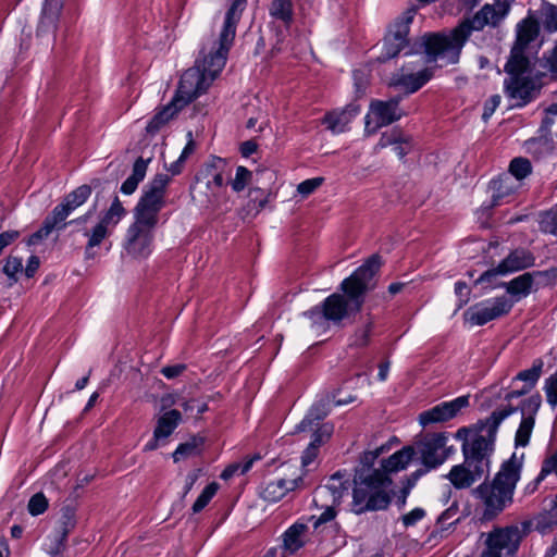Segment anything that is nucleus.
I'll use <instances>...</instances> for the list:
<instances>
[{
    "label": "nucleus",
    "mask_w": 557,
    "mask_h": 557,
    "mask_svg": "<svg viewBox=\"0 0 557 557\" xmlns=\"http://www.w3.org/2000/svg\"><path fill=\"white\" fill-rule=\"evenodd\" d=\"M524 49L518 46H513L510 52V57L505 64V72L509 77L524 76L528 71L530 61L524 54Z\"/></svg>",
    "instance_id": "obj_29"
},
{
    "label": "nucleus",
    "mask_w": 557,
    "mask_h": 557,
    "mask_svg": "<svg viewBox=\"0 0 557 557\" xmlns=\"http://www.w3.org/2000/svg\"><path fill=\"white\" fill-rule=\"evenodd\" d=\"M513 302L506 296L496 297L493 301H482L472 305L463 312L465 321L472 325L482 326L510 312Z\"/></svg>",
    "instance_id": "obj_10"
},
{
    "label": "nucleus",
    "mask_w": 557,
    "mask_h": 557,
    "mask_svg": "<svg viewBox=\"0 0 557 557\" xmlns=\"http://www.w3.org/2000/svg\"><path fill=\"white\" fill-rule=\"evenodd\" d=\"M125 214L126 210L122 206L119 197L115 196L110 208L104 212L100 221L90 231H84V235L88 237L85 247L86 259L94 258L95 253L92 249L99 246L103 239L109 236L108 226L110 224L116 225Z\"/></svg>",
    "instance_id": "obj_9"
},
{
    "label": "nucleus",
    "mask_w": 557,
    "mask_h": 557,
    "mask_svg": "<svg viewBox=\"0 0 557 557\" xmlns=\"http://www.w3.org/2000/svg\"><path fill=\"white\" fill-rule=\"evenodd\" d=\"M373 326L374 322L372 318L369 315V319L367 320L364 327L356 332L354 345L357 347L368 346L370 343V335L373 330Z\"/></svg>",
    "instance_id": "obj_54"
},
{
    "label": "nucleus",
    "mask_w": 557,
    "mask_h": 557,
    "mask_svg": "<svg viewBox=\"0 0 557 557\" xmlns=\"http://www.w3.org/2000/svg\"><path fill=\"white\" fill-rule=\"evenodd\" d=\"M307 529L308 527L305 523L296 522L290 525L283 534V548L289 553L300 549L305 545L301 536Z\"/></svg>",
    "instance_id": "obj_32"
},
{
    "label": "nucleus",
    "mask_w": 557,
    "mask_h": 557,
    "mask_svg": "<svg viewBox=\"0 0 557 557\" xmlns=\"http://www.w3.org/2000/svg\"><path fill=\"white\" fill-rule=\"evenodd\" d=\"M543 361L542 359H535L530 369L520 371L515 377L513 381H522L524 382L523 387L528 388L530 392L537 383L541 377L543 371Z\"/></svg>",
    "instance_id": "obj_39"
},
{
    "label": "nucleus",
    "mask_w": 557,
    "mask_h": 557,
    "mask_svg": "<svg viewBox=\"0 0 557 557\" xmlns=\"http://www.w3.org/2000/svg\"><path fill=\"white\" fill-rule=\"evenodd\" d=\"M205 75L197 67L187 70L181 77L178 87L172 101H176L178 108H184L194 99L206 92L208 84Z\"/></svg>",
    "instance_id": "obj_12"
},
{
    "label": "nucleus",
    "mask_w": 557,
    "mask_h": 557,
    "mask_svg": "<svg viewBox=\"0 0 557 557\" xmlns=\"http://www.w3.org/2000/svg\"><path fill=\"white\" fill-rule=\"evenodd\" d=\"M521 541L522 533L517 525L495 528L487 534L481 557H502L503 553L512 557L517 554Z\"/></svg>",
    "instance_id": "obj_8"
},
{
    "label": "nucleus",
    "mask_w": 557,
    "mask_h": 557,
    "mask_svg": "<svg viewBox=\"0 0 557 557\" xmlns=\"http://www.w3.org/2000/svg\"><path fill=\"white\" fill-rule=\"evenodd\" d=\"M159 222V213L139 206L134 208V222L132 226L153 232Z\"/></svg>",
    "instance_id": "obj_36"
},
{
    "label": "nucleus",
    "mask_w": 557,
    "mask_h": 557,
    "mask_svg": "<svg viewBox=\"0 0 557 557\" xmlns=\"http://www.w3.org/2000/svg\"><path fill=\"white\" fill-rule=\"evenodd\" d=\"M552 473L557 475V451L543 460L539 474L541 475V479H545Z\"/></svg>",
    "instance_id": "obj_59"
},
{
    "label": "nucleus",
    "mask_w": 557,
    "mask_h": 557,
    "mask_svg": "<svg viewBox=\"0 0 557 557\" xmlns=\"http://www.w3.org/2000/svg\"><path fill=\"white\" fill-rule=\"evenodd\" d=\"M459 506L457 502H454L445 511H443L437 520L436 524L441 531L448 530L450 527L456 525L460 522V516H458Z\"/></svg>",
    "instance_id": "obj_41"
},
{
    "label": "nucleus",
    "mask_w": 557,
    "mask_h": 557,
    "mask_svg": "<svg viewBox=\"0 0 557 557\" xmlns=\"http://www.w3.org/2000/svg\"><path fill=\"white\" fill-rule=\"evenodd\" d=\"M225 160L219 157H213L210 162L206 163L195 176L196 184L202 181L211 180L214 173L219 170H224Z\"/></svg>",
    "instance_id": "obj_43"
},
{
    "label": "nucleus",
    "mask_w": 557,
    "mask_h": 557,
    "mask_svg": "<svg viewBox=\"0 0 557 557\" xmlns=\"http://www.w3.org/2000/svg\"><path fill=\"white\" fill-rule=\"evenodd\" d=\"M541 23L545 30L549 33L557 32V7L550 3H544L541 8Z\"/></svg>",
    "instance_id": "obj_45"
},
{
    "label": "nucleus",
    "mask_w": 557,
    "mask_h": 557,
    "mask_svg": "<svg viewBox=\"0 0 557 557\" xmlns=\"http://www.w3.org/2000/svg\"><path fill=\"white\" fill-rule=\"evenodd\" d=\"M330 410V401L327 399L314 403L302 421L297 425V430L305 432L311 430L314 425H319L320 421L327 417Z\"/></svg>",
    "instance_id": "obj_28"
},
{
    "label": "nucleus",
    "mask_w": 557,
    "mask_h": 557,
    "mask_svg": "<svg viewBox=\"0 0 557 557\" xmlns=\"http://www.w3.org/2000/svg\"><path fill=\"white\" fill-rule=\"evenodd\" d=\"M535 421L532 417H523L515 436V445L524 447L529 444Z\"/></svg>",
    "instance_id": "obj_42"
},
{
    "label": "nucleus",
    "mask_w": 557,
    "mask_h": 557,
    "mask_svg": "<svg viewBox=\"0 0 557 557\" xmlns=\"http://www.w3.org/2000/svg\"><path fill=\"white\" fill-rule=\"evenodd\" d=\"M182 421V414L177 409H171L163 413L159 419L154 429L156 437L166 438L177 428Z\"/></svg>",
    "instance_id": "obj_33"
},
{
    "label": "nucleus",
    "mask_w": 557,
    "mask_h": 557,
    "mask_svg": "<svg viewBox=\"0 0 557 557\" xmlns=\"http://www.w3.org/2000/svg\"><path fill=\"white\" fill-rule=\"evenodd\" d=\"M259 459H260V456L259 455H255L253 457L247 459L243 463H232V465L227 466L222 471L220 478L222 480H228V479L233 478L236 474H245V473H247L251 469L253 462L256 460H259Z\"/></svg>",
    "instance_id": "obj_50"
},
{
    "label": "nucleus",
    "mask_w": 557,
    "mask_h": 557,
    "mask_svg": "<svg viewBox=\"0 0 557 557\" xmlns=\"http://www.w3.org/2000/svg\"><path fill=\"white\" fill-rule=\"evenodd\" d=\"M247 7V0H233L225 13L223 27L219 37V47L212 48L207 54L205 49L200 51L202 59L196 60V67L201 74L210 77L211 81L222 71L226 63L227 53L234 42L236 27L240 21L242 14Z\"/></svg>",
    "instance_id": "obj_6"
},
{
    "label": "nucleus",
    "mask_w": 557,
    "mask_h": 557,
    "mask_svg": "<svg viewBox=\"0 0 557 557\" xmlns=\"http://www.w3.org/2000/svg\"><path fill=\"white\" fill-rule=\"evenodd\" d=\"M433 70L429 67L417 73H405V69L401 67L398 72L392 74L388 86L410 95L422 88L433 77Z\"/></svg>",
    "instance_id": "obj_16"
},
{
    "label": "nucleus",
    "mask_w": 557,
    "mask_h": 557,
    "mask_svg": "<svg viewBox=\"0 0 557 557\" xmlns=\"http://www.w3.org/2000/svg\"><path fill=\"white\" fill-rule=\"evenodd\" d=\"M269 14L280 21L285 27H289L294 21V5L292 0H271Z\"/></svg>",
    "instance_id": "obj_30"
},
{
    "label": "nucleus",
    "mask_w": 557,
    "mask_h": 557,
    "mask_svg": "<svg viewBox=\"0 0 557 557\" xmlns=\"http://www.w3.org/2000/svg\"><path fill=\"white\" fill-rule=\"evenodd\" d=\"M417 456V449L413 445H406L401 449L395 451L388 458L383 459L381 462L382 469L385 472L393 473L405 470L408 465Z\"/></svg>",
    "instance_id": "obj_25"
},
{
    "label": "nucleus",
    "mask_w": 557,
    "mask_h": 557,
    "mask_svg": "<svg viewBox=\"0 0 557 557\" xmlns=\"http://www.w3.org/2000/svg\"><path fill=\"white\" fill-rule=\"evenodd\" d=\"M510 10L508 1L497 0L494 4H484L472 18L463 20L448 35L434 33L424 36V49L430 61L446 59L447 64L459 61L462 47L473 32L485 26L497 27Z\"/></svg>",
    "instance_id": "obj_1"
},
{
    "label": "nucleus",
    "mask_w": 557,
    "mask_h": 557,
    "mask_svg": "<svg viewBox=\"0 0 557 557\" xmlns=\"http://www.w3.org/2000/svg\"><path fill=\"white\" fill-rule=\"evenodd\" d=\"M67 223H61L52 212L46 216L41 227L33 233L28 239L27 245L34 246L39 244L42 239L47 238L53 230H64Z\"/></svg>",
    "instance_id": "obj_34"
},
{
    "label": "nucleus",
    "mask_w": 557,
    "mask_h": 557,
    "mask_svg": "<svg viewBox=\"0 0 557 557\" xmlns=\"http://www.w3.org/2000/svg\"><path fill=\"white\" fill-rule=\"evenodd\" d=\"M359 113L360 106L351 102L342 110L327 112L322 120V124H325L327 129L334 134L344 133L351 120Z\"/></svg>",
    "instance_id": "obj_22"
},
{
    "label": "nucleus",
    "mask_w": 557,
    "mask_h": 557,
    "mask_svg": "<svg viewBox=\"0 0 557 557\" xmlns=\"http://www.w3.org/2000/svg\"><path fill=\"white\" fill-rule=\"evenodd\" d=\"M541 230L557 236V212H549L543 218Z\"/></svg>",
    "instance_id": "obj_62"
},
{
    "label": "nucleus",
    "mask_w": 557,
    "mask_h": 557,
    "mask_svg": "<svg viewBox=\"0 0 557 557\" xmlns=\"http://www.w3.org/2000/svg\"><path fill=\"white\" fill-rule=\"evenodd\" d=\"M540 276H548L547 271H533L525 272L508 283L504 284L506 292L516 298V300H520L521 298L527 297L531 292L536 277Z\"/></svg>",
    "instance_id": "obj_23"
},
{
    "label": "nucleus",
    "mask_w": 557,
    "mask_h": 557,
    "mask_svg": "<svg viewBox=\"0 0 557 557\" xmlns=\"http://www.w3.org/2000/svg\"><path fill=\"white\" fill-rule=\"evenodd\" d=\"M324 178L323 177H313L306 180L298 184L297 191L302 196L307 197L314 193L322 184Z\"/></svg>",
    "instance_id": "obj_55"
},
{
    "label": "nucleus",
    "mask_w": 557,
    "mask_h": 557,
    "mask_svg": "<svg viewBox=\"0 0 557 557\" xmlns=\"http://www.w3.org/2000/svg\"><path fill=\"white\" fill-rule=\"evenodd\" d=\"M544 391L546 394V400L549 406L554 409L557 407V379L549 376L545 380Z\"/></svg>",
    "instance_id": "obj_56"
},
{
    "label": "nucleus",
    "mask_w": 557,
    "mask_h": 557,
    "mask_svg": "<svg viewBox=\"0 0 557 557\" xmlns=\"http://www.w3.org/2000/svg\"><path fill=\"white\" fill-rule=\"evenodd\" d=\"M424 517L425 510L423 508L417 507L412 509L410 512L403 515L400 519L405 528H410L416 525Z\"/></svg>",
    "instance_id": "obj_58"
},
{
    "label": "nucleus",
    "mask_w": 557,
    "mask_h": 557,
    "mask_svg": "<svg viewBox=\"0 0 557 557\" xmlns=\"http://www.w3.org/2000/svg\"><path fill=\"white\" fill-rule=\"evenodd\" d=\"M504 86L507 97L516 100L518 107L531 102L539 92L535 81L529 76L508 77L505 79Z\"/></svg>",
    "instance_id": "obj_15"
},
{
    "label": "nucleus",
    "mask_w": 557,
    "mask_h": 557,
    "mask_svg": "<svg viewBox=\"0 0 557 557\" xmlns=\"http://www.w3.org/2000/svg\"><path fill=\"white\" fill-rule=\"evenodd\" d=\"M455 294L459 299L458 308H462L469 302L471 290L466 282L458 281L455 283Z\"/></svg>",
    "instance_id": "obj_60"
},
{
    "label": "nucleus",
    "mask_w": 557,
    "mask_h": 557,
    "mask_svg": "<svg viewBox=\"0 0 557 557\" xmlns=\"http://www.w3.org/2000/svg\"><path fill=\"white\" fill-rule=\"evenodd\" d=\"M540 33V23L537 20L524 18L517 29V40L515 46L527 48L530 42L536 39Z\"/></svg>",
    "instance_id": "obj_31"
},
{
    "label": "nucleus",
    "mask_w": 557,
    "mask_h": 557,
    "mask_svg": "<svg viewBox=\"0 0 557 557\" xmlns=\"http://www.w3.org/2000/svg\"><path fill=\"white\" fill-rule=\"evenodd\" d=\"M553 525H557V495L555 496L550 509L543 518V528H552Z\"/></svg>",
    "instance_id": "obj_64"
},
{
    "label": "nucleus",
    "mask_w": 557,
    "mask_h": 557,
    "mask_svg": "<svg viewBox=\"0 0 557 557\" xmlns=\"http://www.w3.org/2000/svg\"><path fill=\"white\" fill-rule=\"evenodd\" d=\"M345 474L341 471L335 472L330 476L325 488L332 494L333 503L338 504L343 498L344 494L350 488V482L348 479H344Z\"/></svg>",
    "instance_id": "obj_37"
},
{
    "label": "nucleus",
    "mask_w": 557,
    "mask_h": 557,
    "mask_svg": "<svg viewBox=\"0 0 557 557\" xmlns=\"http://www.w3.org/2000/svg\"><path fill=\"white\" fill-rule=\"evenodd\" d=\"M251 175L252 173L247 168L237 166L235 178L231 182L232 189L236 193L244 190L250 182Z\"/></svg>",
    "instance_id": "obj_51"
},
{
    "label": "nucleus",
    "mask_w": 557,
    "mask_h": 557,
    "mask_svg": "<svg viewBox=\"0 0 557 557\" xmlns=\"http://www.w3.org/2000/svg\"><path fill=\"white\" fill-rule=\"evenodd\" d=\"M304 315L307 317L309 320H311L313 325H322L324 322H326V319L324 317V309L322 304L312 307L311 309L304 312Z\"/></svg>",
    "instance_id": "obj_61"
},
{
    "label": "nucleus",
    "mask_w": 557,
    "mask_h": 557,
    "mask_svg": "<svg viewBox=\"0 0 557 557\" xmlns=\"http://www.w3.org/2000/svg\"><path fill=\"white\" fill-rule=\"evenodd\" d=\"M334 432V425L332 423H323L321 424L313 433L312 441L310 444L313 446L320 447L325 442H327Z\"/></svg>",
    "instance_id": "obj_52"
},
{
    "label": "nucleus",
    "mask_w": 557,
    "mask_h": 557,
    "mask_svg": "<svg viewBox=\"0 0 557 557\" xmlns=\"http://www.w3.org/2000/svg\"><path fill=\"white\" fill-rule=\"evenodd\" d=\"M2 272L10 280V285L17 283V274L23 271V260L20 257L9 256L3 261Z\"/></svg>",
    "instance_id": "obj_44"
},
{
    "label": "nucleus",
    "mask_w": 557,
    "mask_h": 557,
    "mask_svg": "<svg viewBox=\"0 0 557 557\" xmlns=\"http://www.w3.org/2000/svg\"><path fill=\"white\" fill-rule=\"evenodd\" d=\"M91 186L84 184L66 195L62 202L53 208L52 214L61 222L66 223L67 216L87 201L91 195Z\"/></svg>",
    "instance_id": "obj_21"
},
{
    "label": "nucleus",
    "mask_w": 557,
    "mask_h": 557,
    "mask_svg": "<svg viewBox=\"0 0 557 557\" xmlns=\"http://www.w3.org/2000/svg\"><path fill=\"white\" fill-rule=\"evenodd\" d=\"M500 103V96L499 95H493L491 96L484 103V109H483V114H482V119L484 121H487L492 115L493 113L495 112V110L497 109V107L499 106Z\"/></svg>",
    "instance_id": "obj_63"
},
{
    "label": "nucleus",
    "mask_w": 557,
    "mask_h": 557,
    "mask_svg": "<svg viewBox=\"0 0 557 557\" xmlns=\"http://www.w3.org/2000/svg\"><path fill=\"white\" fill-rule=\"evenodd\" d=\"M182 108H178L176 101H170L162 109L157 111L146 126L148 135H156L166 123L173 119Z\"/></svg>",
    "instance_id": "obj_27"
},
{
    "label": "nucleus",
    "mask_w": 557,
    "mask_h": 557,
    "mask_svg": "<svg viewBox=\"0 0 557 557\" xmlns=\"http://www.w3.org/2000/svg\"><path fill=\"white\" fill-rule=\"evenodd\" d=\"M535 257L531 251L518 248L512 250L505 259H503L497 267L490 269V272L485 274L483 278H487L492 274L496 273L508 274L521 271L533 267Z\"/></svg>",
    "instance_id": "obj_19"
},
{
    "label": "nucleus",
    "mask_w": 557,
    "mask_h": 557,
    "mask_svg": "<svg viewBox=\"0 0 557 557\" xmlns=\"http://www.w3.org/2000/svg\"><path fill=\"white\" fill-rule=\"evenodd\" d=\"M351 511L362 515L368 511L386 510L392 502L391 495L384 491L392 484L388 472L384 469L358 470L354 479Z\"/></svg>",
    "instance_id": "obj_5"
},
{
    "label": "nucleus",
    "mask_w": 557,
    "mask_h": 557,
    "mask_svg": "<svg viewBox=\"0 0 557 557\" xmlns=\"http://www.w3.org/2000/svg\"><path fill=\"white\" fill-rule=\"evenodd\" d=\"M381 267L382 258L374 253L346 277L341 284L343 294L334 293L322 302L326 321L338 324L350 312H359L366 294L375 285L373 281Z\"/></svg>",
    "instance_id": "obj_3"
},
{
    "label": "nucleus",
    "mask_w": 557,
    "mask_h": 557,
    "mask_svg": "<svg viewBox=\"0 0 557 557\" xmlns=\"http://www.w3.org/2000/svg\"><path fill=\"white\" fill-rule=\"evenodd\" d=\"M532 172V164L523 157L513 158L509 164V173L518 181L525 178Z\"/></svg>",
    "instance_id": "obj_46"
},
{
    "label": "nucleus",
    "mask_w": 557,
    "mask_h": 557,
    "mask_svg": "<svg viewBox=\"0 0 557 557\" xmlns=\"http://www.w3.org/2000/svg\"><path fill=\"white\" fill-rule=\"evenodd\" d=\"M171 176L164 173L156 174L143 188V194L136 203L141 208L160 213L165 205L166 187Z\"/></svg>",
    "instance_id": "obj_13"
},
{
    "label": "nucleus",
    "mask_w": 557,
    "mask_h": 557,
    "mask_svg": "<svg viewBox=\"0 0 557 557\" xmlns=\"http://www.w3.org/2000/svg\"><path fill=\"white\" fill-rule=\"evenodd\" d=\"M491 421L492 414L485 420H479L475 424L471 426H462L457 430L455 438L461 441L462 445H465L466 443H471L475 434H483L485 431L488 430Z\"/></svg>",
    "instance_id": "obj_40"
},
{
    "label": "nucleus",
    "mask_w": 557,
    "mask_h": 557,
    "mask_svg": "<svg viewBox=\"0 0 557 557\" xmlns=\"http://www.w3.org/2000/svg\"><path fill=\"white\" fill-rule=\"evenodd\" d=\"M509 183L510 177L508 175L499 176L490 182L488 187L492 190V207L499 206L504 198L512 194L513 188Z\"/></svg>",
    "instance_id": "obj_35"
},
{
    "label": "nucleus",
    "mask_w": 557,
    "mask_h": 557,
    "mask_svg": "<svg viewBox=\"0 0 557 557\" xmlns=\"http://www.w3.org/2000/svg\"><path fill=\"white\" fill-rule=\"evenodd\" d=\"M151 161V157L145 159L144 157H138L133 164L132 174L122 183L121 193L124 195H132L137 189L140 182L144 181L147 172V168L149 162Z\"/></svg>",
    "instance_id": "obj_26"
},
{
    "label": "nucleus",
    "mask_w": 557,
    "mask_h": 557,
    "mask_svg": "<svg viewBox=\"0 0 557 557\" xmlns=\"http://www.w3.org/2000/svg\"><path fill=\"white\" fill-rule=\"evenodd\" d=\"M524 454L516 453L505 460L492 481H484L475 488V494L484 505L483 517L492 520L513 503V494L521 478Z\"/></svg>",
    "instance_id": "obj_4"
},
{
    "label": "nucleus",
    "mask_w": 557,
    "mask_h": 557,
    "mask_svg": "<svg viewBox=\"0 0 557 557\" xmlns=\"http://www.w3.org/2000/svg\"><path fill=\"white\" fill-rule=\"evenodd\" d=\"M283 490H280L278 484H274L272 481L267 484V486L263 488L262 497L267 502H278L284 497Z\"/></svg>",
    "instance_id": "obj_57"
},
{
    "label": "nucleus",
    "mask_w": 557,
    "mask_h": 557,
    "mask_svg": "<svg viewBox=\"0 0 557 557\" xmlns=\"http://www.w3.org/2000/svg\"><path fill=\"white\" fill-rule=\"evenodd\" d=\"M219 490V484L216 482L209 483L197 497L194 503L191 510L193 513H198L210 503V500L214 497Z\"/></svg>",
    "instance_id": "obj_47"
},
{
    "label": "nucleus",
    "mask_w": 557,
    "mask_h": 557,
    "mask_svg": "<svg viewBox=\"0 0 557 557\" xmlns=\"http://www.w3.org/2000/svg\"><path fill=\"white\" fill-rule=\"evenodd\" d=\"M417 14V8L407 9L400 17H398L388 28L382 40V51L376 57V62L386 63L396 58L409 46V30Z\"/></svg>",
    "instance_id": "obj_7"
},
{
    "label": "nucleus",
    "mask_w": 557,
    "mask_h": 557,
    "mask_svg": "<svg viewBox=\"0 0 557 557\" xmlns=\"http://www.w3.org/2000/svg\"><path fill=\"white\" fill-rule=\"evenodd\" d=\"M400 96L391 98L389 100H372L370 103V112L376 119V126L372 132H375L377 127L387 126L404 115L403 110L399 108Z\"/></svg>",
    "instance_id": "obj_18"
},
{
    "label": "nucleus",
    "mask_w": 557,
    "mask_h": 557,
    "mask_svg": "<svg viewBox=\"0 0 557 557\" xmlns=\"http://www.w3.org/2000/svg\"><path fill=\"white\" fill-rule=\"evenodd\" d=\"M469 406V396H459L450 401H443L429 410L422 411L419 414V422L422 426L432 423L447 422L461 411V409Z\"/></svg>",
    "instance_id": "obj_14"
},
{
    "label": "nucleus",
    "mask_w": 557,
    "mask_h": 557,
    "mask_svg": "<svg viewBox=\"0 0 557 557\" xmlns=\"http://www.w3.org/2000/svg\"><path fill=\"white\" fill-rule=\"evenodd\" d=\"M447 440L448 437L444 432L433 433L413 444L423 468L431 471L438 468L447 460L448 454L441 453L446 446Z\"/></svg>",
    "instance_id": "obj_11"
},
{
    "label": "nucleus",
    "mask_w": 557,
    "mask_h": 557,
    "mask_svg": "<svg viewBox=\"0 0 557 557\" xmlns=\"http://www.w3.org/2000/svg\"><path fill=\"white\" fill-rule=\"evenodd\" d=\"M76 523V509L71 505L63 506L58 521V535L49 552L52 556L60 555L65 550L67 536L75 529Z\"/></svg>",
    "instance_id": "obj_20"
},
{
    "label": "nucleus",
    "mask_w": 557,
    "mask_h": 557,
    "mask_svg": "<svg viewBox=\"0 0 557 557\" xmlns=\"http://www.w3.org/2000/svg\"><path fill=\"white\" fill-rule=\"evenodd\" d=\"M27 508L32 516H39L47 510L48 500L42 493H37L30 497Z\"/></svg>",
    "instance_id": "obj_53"
},
{
    "label": "nucleus",
    "mask_w": 557,
    "mask_h": 557,
    "mask_svg": "<svg viewBox=\"0 0 557 557\" xmlns=\"http://www.w3.org/2000/svg\"><path fill=\"white\" fill-rule=\"evenodd\" d=\"M542 405V397L539 393L531 395L529 398L521 401L520 406L516 407V411L520 410L522 418L532 417L535 420V416ZM515 408L513 406H511Z\"/></svg>",
    "instance_id": "obj_49"
},
{
    "label": "nucleus",
    "mask_w": 557,
    "mask_h": 557,
    "mask_svg": "<svg viewBox=\"0 0 557 557\" xmlns=\"http://www.w3.org/2000/svg\"><path fill=\"white\" fill-rule=\"evenodd\" d=\"M63 9V0H45L37 33H54Z\"/></svg>",
    "instance_id": "obj_24"
},
{
    "label": "nucleus",
    "mask_w": 557,
    "mask_h": 557,
    "mask_svg": "<svg viewBox=\"0 0 557 557\" xmlns=\"http://www.w3.org/2000/svg\"><path fill=\"white\" fill-rule=\"evenodd\" d=\"M203 443V437L193 436L187 442L180 444L173 453L174 462H177L181 459H185L187 457L199 455L201 453Z\"/></svg>",
    "instance_id": "obj_38"
},
{
    "label": "nucleus",
    "mask_w": 557,
    "mask_h": 557,
    "mask_svg": "<svg viewBox=\"0 0 557 557\" xmlns=\"http://www.w3.org/2000/svg\"><path fill=\"white\" fill-rule=\"evenodd\" d=\"M517 408L508 405L492 412V421L485 434H475L471 443L461 445L463 462L453 466L446 478L457 490L470 487L473 483L488 474L491 456L495 448L496 434L500 423Z\"/></svg>",
    "instance_id": "obj_2"
},
{
    "label": "nucleus",
    "mask_w": 557,
    "mask_h": 557,
    "mask_svg": "<svg viewBox=\"0 0 557 557\" xmlns=\"http://www.w3.org/2000/svg\"><path fill=\"white\" fill-rule=\"evenodd\" d=\"M219 490V484L216 482L209 483L197 497L194 503L191 510L193 513H198L210 503V500L214 497Z\"/></svg>",
    "instance_id": "obj_48"
},
{
    "label": "nucleus",
    "mask_w": 557,
    "mask_h": 557,
    "mask_svg": "<svg viewBox=\"0 0 557 557\" xmlns=\"http://www.w3.org/2000/svg\"><path fill=\"white\" fill-rule=\"evenodd\" d=\"M153 232L129 225L124 248L134 258H146L151 252Z\"/></svg>",
    "instance_id": "obj_17"
}]
</instances>
